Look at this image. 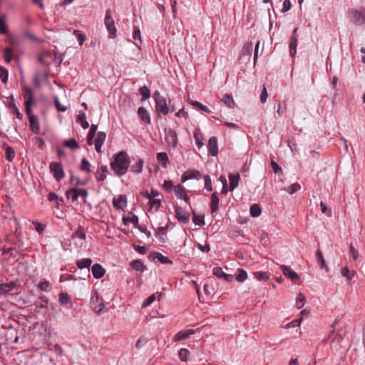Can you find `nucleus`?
<instances>
[{"label":"nucleus","instance_id":"nucleus-8","mask_svg":"<svg viewBox=\"0 0 365 365\" xmlns=\"http://www.w3.org/2000/svg\"><path fill=\"white\" fill-rule=\"evenodd\" d=\"M339 322V317L335 319L334 323L331 325V328L333 329V330H331L330 331L329 334L328 335V336L326 339H324L323 342H325V341L340 342L342 340H344V337L342 336L341 334H340V333L336 334L334 330L335 326L336 325V324H338Z\"/></svg>","mask_w":365,"mask_h":365},{"label":"nucleus","instance_id":"nucleus-23","mask_svg":"<svg viewBox=\"0 0 365 365\" xmlns=\"http://www.w3.org/2000/svg\"><path fill=\"white\" fill-rule=\"evenodd\" d=\"M220 200L217 195V192H215L211 195V202H210V210L211 213L216 212L219 208Z\"/></svg>","mask_w":365,"mask_h":365},{"label":"nucleus","instance_id":"nucleus-63","mask_svg":"<svg viewBox=\"0 0 365 365\" xmlns=\"http://www.w3.org/2000/svg\"><path fill=\"white\" fill-rule=\"evenodd\" d=\"M33 225H34V228L37 232L39 234L42 233L45 230V225L41 224L39 222L34 221Z\"/></svg>","mask_w":365,"mask_h":365},{"label":"nucleus","instance_id":"nucleus-6","mask_svg":"<svg viewBox=\"0 0 365 365\" xmlns=\"http://www.w3.org/2000/svg\"><path fill=\"white\" fill-rule=\"evenodd\" d=\"M49 168L56 181L59 182L63 178L65 174L61 163L52 162L50 164Z\"/></svg>","mask_w":365,"mask_h":365},{"label":"nucleus","instance_id":"nucleus-36","mask_svg":"<svg viewBox=\"0 0 365 365\" xmlns=\"http://www.w3.org/2000/svg\"><path fill=\"white\" fill-rule=\"evenodd\" d=\"M6 16H0V33L1 34H7L9 33L8 26L5 21Z\"/></svg>","mask_w":365,"mask_h":365},{"label":"nucleus","instance_id":"nucleus-38","mask_svg":"<svg viewBox=\"0 0 365 365\" xmlns=\"http://www.w3.org/2000/svg\"><path fill=\"white\" fill-rule=\"evenodd\" d=\"M193 136H194L196 145H197L198 148H202L203 145L202 135L201 132L200 131V130H195L194 131Z\"/></svg>","mask_w":365,"mask_h":365},{"label":"nucleus","instance_id":"nucleus-47","mask_svg":"<svg viewBox=\"0 0 365 365\" xmlns=\"http://www.w3.org/2000/svg\"><path fill=\"white\" fill-rule=\"evenodd\" d=\"M305 297L302 293H299L296 300V307L298 309L302 308L305 304Z\"/></svg>","mask_w":365,"mask_h":365},{"label":"nucleus","instance_id":"nucleus-44","mask_svg":"<svg viewBox=\"0 0 365 365\" xmlns=\"http://www.w3.org/2000/svg\"><path fill=\"white\" fill-rule=\"evenodd\" d=\"M63 145L71 149H77L79 148L78 143L74 138L66 140L63 143Z\"/></svg>","mask_w":365,"mask_h":365},{"label":"nucleus","instance_id":"nucleus-60","mask_svg":"<svg viewBox=\"0 0 365 365\" xmlns=\"http://www.w3.org/2000/svg\"><path fill=\"white\" fill-rule=\"evenodd\" d=\"M204 180H205V188L207 191H212V180H211L210 175H205Z\"/></svg>","mask_w":365,"mask_h":365},{"label":"nucleus","instance_id":"nucleus-49","mask_svg":"<svg viewBox=\"0 0 365 365\" xmlns=\"http://www.w3.org/2000/svg\"><path fill=\"white\" fill-rule=\"evenodd\" d=\"M301 188V185L298 182H295L292 184L291 185L288 186L286 188V191L290 194L292 195L295 193L297 191L299 190Z\"/></svg>","mask_w":365,"mask_h":365},{"label":"nucleus","instance_id":"nucleus-53","mask_svg":"<svg viewBox=\"0 0 365 365\" xmlns=\"http://www.w3.org/2000/svg\"><path fill=\"white\" fill-rule=\"evenodd\" d=\"M90 168H91V164H90L89 161L86 158H83L81 160V170L82 171L90 173L91 172Z\"/></svg>","mask_w":365,"mask_h":365},{"label":"nucleus","instance_id":"nucleus-43","mask_svg":"<svg viewBox=\"0 0 365 365\" xmlns=\"http://www.w3.org/2000/svg\"><path fill=\"white\" fill-rule=\"evenodd\" d=\"M253 274L259 281H265L269 278V274L267 272H255Z\"/></svg>","mask_w":365,"mask_h":365},{"label":"nucleus","instance_id":"nucleus-58","mask_svg":"<svg viewBox=\"0 0 365 365\" xmlns=\"http://www.w3.org/2000/svg\"><path fill=\"white\" fill-rule=\"evenodd\" d=\"M189 354L190 352L187 349H181L178 353L180 359L183 361H186L187 360Z\"/></svg>","mask_w":365,"mask_h":365},{"label":"nucleus","instance_id":"nucleus-19","mask_svg":"<svg viewBox=\"0 0 365 365\" xmlns=\"http://www.w3.org/2000/svg\"><path fill=\"white\" fill-rule=\"evenodd\" d=\"M113 204L116 209L124 210V208L127 206L126 196L120 195L118 197V198L114 197L113 200Z\"/></svg>","mask_w":365,"mask_h":365},{"label":"nucleus","instance_id":"nucleus-29","mask_svg":"<svg viewBox=\"0 0 365 365\" xmlns=\"http://www.w3.org/2000/svg\"><path fill=\"white\" fill-rule=\"evenodd\" d=\"M92 262L93 261L91 258H84L77 260L76 265L79 269H82L84 268H88L91 265Z\"/></svg>","mask_w":365,"mask_h":365},{"label":"nucleus","instance_id":"nucleus-48","mask_svg":"<svg viewBox=\"0 0 365 365\" xmlns=\"http://www.w3.org/2000/svg\"><path fill=\"white\" fill-rule=\"evenodd\" d=\"M9 78V71L8 70L3 67L0 66V78L4 83H6Z\"/></svg>","mask_w":365,"mask_h":365},{"label":"nucleus","instance_id":"nucleus-13","mask_svg":"<svg viewBox=\"0 0 365 365\" xmlns=\"http://www.w3.org/2000/svg\"><path fill=\"white\" fill-rule=\"evenodd\" d=\"M280 269L283 272V274L292 281H297L299 279L298 274L292 270L289 267L286 265H281Z\"/></svg>","mask_w":365,"mask_h":365},{"label":"nucleus","instance_id":"nucleus-51","mask_svg":"<svg viewBox=\"0 0 365 365\" xmlns=\"http://www.w3.org/2000/svg\"><path fill=\"white\" fill-rule=\"evenodd\" d=\"M73 237H77L81 240L86 239V232L83 227L79 226L73 233Z\"/></svg>","mask_w":365,"mask_h":365},{"label":"nucleus","instance_id":"nucleus-3","mask_svg":"<svg viewBox=\"0 0 365 365\" xmlns=\"http://www.w3.org/2000/svg\"><path fill=\"white\" fill-rule=\"evenodd\" d=\"M348 16L350 21L355 25H362L365 23V8L362 11L354 9L349 10Z\"/></svg>","mask_w":365,"mask_h":365},{"label":"nucleus","instance_id":"nucleus-28","mask_svg":"<svg viewBox=\"0 0 365 365\" xmlns=\"http://www.w3.org/2000/svg\"><path fill=\"white\" fill-rule=\"evenodd\" d=\"M150 255H153V258H157L159 260V262L162 264H173V261L171 259H170L168 257L163 255L161 253L153 252L152 254H150Z\"/></svg>","mask_w":365,"mask_h":365},{"label":"nucleus","instance_id":"nucleus-31","mask_svg":"<svg viewBox=\"0 0 365 365\" xmlns=\"http://www.w3.org/2000/svg\"><path fill=\"white\" fill-rule=\"evenodd\" d=\"M97 129H98L97 125H96V124L91 125L90 130H89L88 136H87V143L90 145H91L93 144V138L95 137Z\"/></svg>","mask_w":365,"mask_h":365},{"label":"nucleus","instance_id":"nucleus-5","mask_svg":"<svg viewBox=\"0 0 365 365\" xmlns=\"http://www.w3.org/2000/svg\"><path fill=\"white\" fill-rule=\"evenodd\" d=\"M91 307L96 313H101L103 311L105 305L103 299L95 291L91 299Z\"/></svg>","mask_w":365,"mask_h":365},{"label":"nucleus","instance_id":"nucleus-57","mask_svg":"<svg viewBox=\"0 0 365 365\" xmlns=\"http://www.w3.org/2000/svg\"><path fill=\"white\" fill-rule=\"evenodd\" d=\"M71 299L67 293L61 292L59 294V302L62 304H66L70 302Z\"/></svg>","mask_w":365,"mask_h":365},{"label":"nucleus","instance_id":"nucleus-22","mask_svg":"<svg viewBox=\"0 0 365 365\" xmlns=\"http://www.w3.org/2000/svg\"><path fill=\"white\" fill-rule=\"evenodd\" d=\"M240 176L239 173H230L229 175L230 180V191H233L239 184Z\"/></svg>","mask_w":365,"mask_h":365},{"label":"nucleus","instance_id":"nucleus-59","mask_svg":"<svg viewBox=\"0 0 365 365\" xmlns=\"http://www.w3.org/2000/svg\"><path fill=\"white\" fill-rule=\"evenodd\" d=\"M24 91H25L27 95L25 96L26 99H30L31 98V101H34V95L33 89L28 86L23 87Z\"/></svg>","mask_w":365,"mask_h":365},{"label":"nucleus","instance_id":"nucleus-35","mask_svg":"<svg viewBox=\"0 0 365 365\" xmlns=\"http://www.w3.org/2000/svg\"><path fill=\"white\" fill-rule=\"evenodd\" d=\"M78 188H71L66 191V195L68 198H71L72 202H76L78 198Z\"/></svg>","mask_w":365,"mask_h":365},{"label":"nucleus","instance_id":"nucleus-20","mask_svg":"<svg viewBox=\"0 0 365 365\" xmlns=\"http://www.w3.org/2000/svg\"><path fill=\"white\" fill-rule=\"evenodd\" d=\"M194 333L195 331L193 329L182 330L174 336L173 341H178L180 340H186L189 338L190 335L193 334Z\"/></svg>","mask_w":365,"mask_h":365},{"label":"nucleus","instance_id":"nucleus-11","mask_svg":"<svg viewBox=\"0 0 365 365\" xmlns=\"http://www.w3.org/2000/svg\"><path fill=\"white\" fill-rule=\"evenodd\" d=\"M8 107L11 110V113L18 119L21 120L23 118V115L20 113L19 108L15 104L14 97L13 95H11L9 97Z\"/></svg>","mask_w":365,"mask_h":365},{"label":"nucleus","instance_id":"nucleus-10","mask_svg":"<svg viewBox=\"0 0 365 365\" xmlns=\"http://www.w3.org/2000/svg\"><path fill=\"white\" fill-rule=\"evenodd\" d=\"M175 215L179 222L188 223L190 221V213L180 207L175 208Z\"/></svg>","mask_w":365,"mask_h":365},{"label":"nucleus","instance_id":"nucleus-54","mask_svg":"<svg viewBox=\"0 0 365 365\" xmlns=\"http://www.w3.org/2000/svg\"><path fill=\"white\" fill-rule=\"evenodd\" d=\"M253 45L252 42H247L242 47V53L244 55H250L252 52Z\"/></svg>","mask_w":365,"mask_h":365},{"label":"nucleus","instance_id":"nucleus-26","mask_svg":"<svg viewBox=\"0 0 365 365\" xmlns=\"http://www.w3.org/2000/svg\"><path fill=\"white\" fill-rule=\"evenodd\" d=\"M316 257L317 263L321 269H325L327 272H328L329 268L326 264L325 260L324 259L322 252L320 250H318L316 252Z\"/></svg>","mask_w":365,"mask_h":365},{"label":"nucleus","instance_id":"nucleus-42","mask_svg":"<svg viewBox=\"0 0 365 365\" xmlns=\"http://www.w3.org/2000/svg\"><path fill=\"white\" fill-rule=\"evenodd\" d=\"M139 93L142 96V101H145L150 96V92L147 86H141L139 88Z\"/></svg>","mask_w":365,"mask_h":365},{"label":"nucleus","instance_id":"nucleus-17","mask_svg":"<svg viewBox=\"0 0 365 365\" xmlns=\"http://www.w3.org/2000/svg\"><path fill=\"white\" fill-rule=\"evenodd\" d=\"M91 271L93 277L96 279L102 278L106 273L105 269L98 263H96L92 266Z\"/></svg>","mask_w":365,"mask_h":365},{"label":"nucleus","instance_id":"nucleus-55","mask_svg":"<svg viewBox=\"0 0 365 365\" xmlns=\"http://www.w3.org/2000/svg\"><path fill=\"white\" fill-rule=\"evenodd\" d=\"M12 49L11 48L6 47L4 50V56L5 61L6 63H10L12 59Z\"/></svg>","mask_w":365,"mask_h":365},{"label":"nucleus","instance_id":"nucleus-34","mask_svg":"<svg viewBox=\"0 0 365 365\" xmlns=\"http://www.w3.org/2000/svg\"><path fill=\"white\" fill-rule=\"evenodd\" d=\"M131 267L136 271H143L145 269V265L143 262L140 259H135L130 262Z\"/></svg>","mask_w":365,"mask_h":365},{"label":"nucleus","instance_id":"nucleus-32","mask_svg":"<svg viewBox=\"0 0 365 365\" xmlns=\"http://www.w3.org/2000/svg\"><path fill=\"white\" fill-rule=\"evenodd\" d=\"M222 101L230 108H233L235 107V103L232 96L230 93H226L223 96Z\"/></svg>","mask_w":365,"mask_h":365},{"label":"nucleus","instance_id":"nucleus-12","mask_svg":"<svg viewBox=\"0 0 365 365\" xmlns=\"http://www.w3.org/2000/svg\"><path fill=\"white\" fill-rule=\"evenodd\" d=\"M165 140L168 145L173 147H176L178 144L176 132L170 128L168 131H165Z\"/></svg>","mask_w":365,"mask_h":365},{"label":"nucleus","instance_id":"nucleus-52","mask_svg":"<svg viewBox=\"0 0 365 365\" xmlns=\"http://www.w3.org/2000/svg\"><path fill=\"white\" fill-rule=\"evenodd\" d=\"M174 186L173 182L170 180H165L163 184V189L168 192H171L173 190H174Z\"/></svg>","mask_w":365,"mask_h":365},{"label":"nucleus","instance_id":"nucleus-14","mask_svg":"<svg viewBox=\"0 0 365 365\" xmlns=\"http://www.w3.org/2000/svg\"><path fill=\"white\" fill-rule=\"evenodd\" d=\"M208 152L212 156H216L218 153L217 139L215 136L210 138L207 144Z\"/></svg>","mask_w":365,"mask_h":365},{"label":"nucleus","instance_id":"nucleus-18","mask_svg":"<svg viewBox=\"0 0 365 365\" xmlns=\"http://www.w3.org/2000/svg\"><path fill=\"white\" fill-rule=\"evenodd\" d=\"M138 114L140 120L145 124L149 125L151 123L150 114L145 107H139L138 109Z\"/></svg>","mask_w":365,"mask_h":365},{"label":"nucleus","instance_id":"nucleus-24","mask_svg":"<svg viewBox=\"0 0 365 365\" xmlns=\"http://www.w3.org/2000/svg\"><path fill=\"white\" fill-rule=\"evenodd\" d=\"M297 38L295 36H292L289 41V53L292 58H294L297 53Z\"/></svg>","mask_w":365,"mask_h":365},{"label":"nucleus","instance_id":"nucleus-37","mask_svg":"<svg viewBox=\"0 0 365 365\" xmlns=\"http://www.w3.org/2000/svg\"><path fill=\"white\" fill-rule=\"evenodd\" d=\"M250 213L252 217H259L262 213L261 207L257 204H253L250 207Z\"/></svg>","mask_w":365,"mask_h":365},{"label":"nucleus","instance_id":"nucleus-40","mask_svg":"<svg viewBox=\"0 0 365 365\" xmlns=\"http://www.w3.org/2000/svg\"><path fill=\"white\" fill-rule=\"evenodd\" d=\"M192 221L198 226H203L205 225V220L203 215H197L195 211H192Z\"/></svg>","mask_w":365,"mask_h":365},{"label":"nucleus","instance_id":"nucleus-64","mask_svg":"<svg viewBox=\"0 0 365 365\" xmlns=\"http://www.w3.org/2000/svg\"><path fill=\"white\" fill-rule=\"evenodd\" d=\"M350 254L354 260H356L359 257L358 250L354 247L353 244L351 243L349 245Z\"/></svg>","mask_w":365,"mask_h":365},{"label":"nucleus","instance_id":"nucleus-46","mask_svg":"<svg viewBox=\"0 0 365 365\" xmlns=\"http://www.w3.org/2000/svg\"><path fill=\"white\" fill-rule=\"evenodd\" d=\"M5 157H6V159L9 162L13 161V160L14 159L15 152H14V150L11 147H10V146L6 147V152H5Z\"/></svg>","mask_w":365,"mask_h":365},{"label":"nucleus","instance_id":"nucleus-9","mask_svg":"<svg viewBox=\"0 0 365 365\" xmlns=\"http://www.w3.org/2000/svg\"><path fill=\"white\" fill-rule=\"evenodd\" d=\"M174 192L175 196L178 199L184 200L187 203L190 202V197L187 196L186 193V190L185 187H183L182 185L179 184L176 185L174 187Z\"/></svg>","mask_w":365,"mask_h":365},{"label":"nucleus","instance_id":"nucleus-1","mask_svg":"<svg viewBox=\"0 0 365 365\" xmlns=\"http://www.w3.org/2000/svg\"><path fill=\"white\" fill-rule=\"evenodd\" d=\"M130 158L125 151H120L113 156L110 163V168L118 176L124 175L130 166Z\"/></svg>","mask_w":365,"mask_h":365},{"label":"nucleus","instance_id":"nucleus-7","mask_svg":"<svg viewBox=\"0 0 365 365\" xmlns=\"http://www.w3.org/2000/svg\"><path fill=\"white\" fill-rule=\"evenodd\" d=\"M339 322V317L335 319L334 323L331 325V328L333 329V330H331L330 331L329 334L328 335V336L326 339H324L323 342H325V341L340 342L342 340H344V337L342 336L341 334H340V333L336 334L334 330L335 326L336 325V324H338Z\"/></svg>","mask_w":365,"mask_h":365},{"label":"nucleus","instance_id":"nucleus-61","mask_svg":"<svg viewBox=\"0 0 365 365\" xmlns=\"http://www.w3.org/2000/svg\"><path fill=\"white\" fill-rule=\"evenodd\" d=\"M321 211L322 213L327 215L328 217H331L332 213L330 208H328L326 204L323 202H320Z\"/></svg>","mask_w":365,"mask_h":365},{"label":"nucleus","instance_id":"nucleus-39","mask_svg":"<svg viewBox=\"0 0 365 365\" xmlns=\"http://www.w3.org/2000/svg\"><path fill=\"white\" fill-rule=\"evenodd\" d=\"M123 222L124 225H127L130 222L134 224L136 227L138 226V217L133 215L132 217H123Z\"/></svg>","mask_w":365,"mask_h":365},{"label":"nucleus","instance_id":"nucleus-2","mask_svg":"<svg viewBox=\"0 0 365 365\" xmlns=\"http://www.w3.org/2000/svg\"><path fill=\"white\" fill-rule=\"evenodd\" d=\"M153 98L155 102V110L166 115L169 113V106L167 104L166 99L156 91L153 94Z\"/></svg>","mask_w":365,"mask_h":365},{"label":"nucleus","instance_id":"nucleus-16","mask_svg":"<svg viewBox=\"0 0 365 365\" xmlns=\"http://www.w3.org/2000/svg\"><path fill=\"white\" fill-rule=\"evenodd\" d=\"M29 127L31 131L35 134H38L40 132V124L37 115H31L29 118Z\"/></svg>","mask_w":365,"mask_h":365},{"label":"nucleus","instance_id":"nucleus-27","mask_svg":"<svg viewBox=\"0 0 365 365\" xmlns=\"http://www.w3.org/2000/svg\"><path fill=\"white\" fill-rule=\"evenodd\" d=\"M157 160L164 168H167L169 159L166 153H158L157 154Z\"/></svg>","mask_w":365,"mask_h":365},{"label":"nucleus","instance_id":"nucleus-15","mask_svg":"<svg viewBox=\"0 0 365 365\" xmlns=\"http://www.w3.org/2000/svg\"><path fill=\"white\" fill-rule=\"evenodd\" d=\"M212 274L217 277L223 279L227 282H231L233 279V276L232 274L225 273L222 269L220 267H214L212 269Z\"/></svg>","mask_w":365,"mask_h":365},{"label":"nucleus","instance_id":"nucleus-33","mask_svg":"<svg viewBox=\"0 0 365 365\" xmlns=\"http://www.w3.org/2000/svg\"><path fill=\"white\" fill-rule=\"evenodd\" d=\"M187 102L189 104H190L195 107H197L206 113H210V110L207 106L202 105L201 103H200L198 101H193L190 98H187Z\"/></svg>","mask_w":365,"mask_h":365},{"label":"nucleus","instance_id":"nucleus-4","mask_svg":"<svg viewBox=\"0 0 365 365\" xmlns=\"http://www.w3.org/2000/svg\"><path fill=\"white\" fill-rule=\"evenodd\" d=\"M104 24L109 33V37L111 38H115L116 37V29L115 26L114 20L111 15L110 9H108L106 11Z\"/></svg>","mask_w":365,"mask_h":365},{"label":"nucleus","instance_id":"nucleus-45","mask_svg":"<svg viewBox=\"0 0 365 365\" xmlns=\"http://www.w3.org/2000/svg\"><path fill=\"white\" fill-rule=\"evenodd\" d=\"M34 101H31V98L30 99L25 100V111L28 118H30L31 115H34L32 114L31 106L34 105Z\"/></svg>","mask_w":365,"mask_h":365},{"label":"nucleus","instance_id":"nucleus-30","mask_svg":"<svg viewBox=\"0 0 365 365\" xmlns=\"http://www.w3.org/2000/svg\"><path fill=\"white\" fill-rule=\"evenodd\" d=\"M143 160L141 158H138L135 164L130 168V171L135 173H140L143 170Z\"/></svg>","mask_w":365,"mask_h":365},{"label":"nucleus","instance_id":"nucleus-50","mask_svg":"<svg viewBox=\"0 0 365 365\" xmlns=\"http://www.w3.org/2000/svg\"><path fill=\"white\" fill-rule=\"evenodd\" d=\"M247 278V272L242 269H238V274L235 277V279L239 282H244Z\"/></svg>","mask_w":365,"mask_h":365},{"label":"nucleus","instance_id":"nucleus-62","mask_svg":"<svg viewBox=\"0 0 365 365\" xmlns=\"http://www.w3.org/2000/svg\"><path fill=\"white\" fill-rule=\"evenodd\" d=\"M188 173H190L188 175L190 180L193 178L199 179L201 177V173L197 170H188Z\"/></svg>","mask_w":365,"mask_h":365},{"label":"nucleus","instance_id":"nucleus-41","mask_svg":"<svg viewBox=\"0 0 365 365\" xmlns=\"http://www.w3.org/2000/svg\"><path fill=\"white\" fill-rule=\"evenodd\" d=\"M341 274L343 277H346L349 281H351L355 274V272H351L347 267H344L341 268Z\"/></svg>","mask_w":365,"mask_h":365},{"label":"nucleus","instance_id":"nucleus-25","mask_svg":"<svg viewBox=\"0 0 365 365\" xmlns=\"http://www.w3.org/2000/svg\"><path fill=\"white\" fill-rule=\"evenodd\" d=\"M76 122L80 123L83 129H87L89 127V123L86 120V113L83 111H80L77 116Z\"/></svg>","mask_w":365,"mask_h":365},{"label":"nucleus","instance_id":"nucleus-21","mask_svg":"<svg viewBox=\"0 0 365 365\" xmlns=\"http://www.w3.org/2000/svg\"><path fill=\"white\" fill-rule=\"evenodd\" d=\"M16 286V281H11L9 283L0 284V295L7 294L8 292L13 290Z\"/></svg>","mask_w":365,"mask_h":365},{"label":"nucleus","instance_id":"nucleus-56","mask_svg":"<svg viewBox=\"0 0 365 365\" xmlns=\"http://www.w3.org/2000/svg\"><path fill=\"white\" fill-rule=\"evenodd\" d=\"M73 34L76 36V37L77 38V39L79 42V44L82 45L84 43V41H86V35L84 34L81 33L78 30H74Z\"/></svg>","mask_w":365,"mask_h":365}]
</instances>
